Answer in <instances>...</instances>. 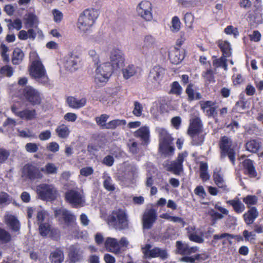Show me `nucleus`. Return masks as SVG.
I'll return each instance as SVG.
<instances>
[{"mask_svg":"<svg viewBox=\"0 0 263 263\" xmlns=\"http://www.w3.org/2000/svg\"><path fill=\"white\" fill-rule=\"evenodd\" d=\"M30 59L31 64L29 68L30 75L38 82L46 84L49 81L46 69L35 52H31Z\"/></svg>","mask_w":263,"mask_h":263,"instance_id":"nucleus-1","label":"nucleus"},{"mask_svg":"<svg viewBox=\"0 0 263 263\" xmlns=\"http://www.w3.org/2000/svg\"><path fill=\"white\" fill-rule=\"evenodd\" d=\"M99 16V12L95 9H86L79 16L77 27L80 32L86 33L91 30Z\"/></svg>","mask_w":263,"mask_h":263,"instance_id":"nucleus-2","label":"nucleus"},{"mask_svg":"<svg viewBox=\"0 0 263 263\" xmlns=\"http://www.w3.org/2000/svg\"><path fill=\"white\" fill-rule=\"evenodd\" d=\"M108 221L117 230H122L128 228V215L123 209L114 211L108 217Z\"/></svg>","mask_w":263,"mask_h":263,"instance_id":"nucleus-3","label":"nucleus"},{"mask_svg":"<svg viewBox=\"0 0 263 263\" xmlns=\"http://www.w3.org/2000/svg\"><path fill=\"white\" fill-rule=\"evenodd\" d=\"M220 150V158L223 159L228 157L233 165L235 164V151L232 145V140L227 137L223 136L219 142Z\"/></svg>","mask_w":263,"mask_h":263,"instance_id":"nucleus-4","label":"nucleus"},{"mask_svg":"<svg viewBox=\"0 0 263 263\" xmlns=\"http://www.w3.org/2000/svg\"><path fill=\"white\" fill-rule=\"evenodd\" d=\"M159 135V147L160 153L164 155H172L174 153V147L172 145L173 139L164 129H158Z\"/></svg>","mask_w":263,"mask_h":263,"instance_id":"nucleus-5","label":"nucleus"},{"mask_svg":"<svg viewBox=\"0 0 263 263\" xmlns=\"http://www.w3.org/2000/svg\"><path fill=\"white\" fill-rule=\"evenodd\" d=\"M142 251L144 258L158 257L162 260H165L169 256L166 249L159 247H155L152 249V246L150 244H146L142 247Z\"/></svg>","mask_w":263,"mask_h":263,"instance_id":"nucleus-6","label":"nucleus"},{"mask_svg":"<svg viewBox=\"0 0 263 263\" xmlns=\"http://www.w3.org/2000/svg\"><path fill=\"white\" fill-rule=\"evenodd\" d=\"M36 193L43 200H53L57 195V191L52 184L43 183L36 186Z\"/></svg>","mask_w":263,"mask_h":263,"instance_id":"nucleus-7","label":"nucleus"},{"mask_svg":"<svg viewBox=\"0 0 263 263\" xmlns=\"http://www.w3.org/2000/svg\"><path fill=\"white\" fill-rule=\"evenodd\" d=\"M109 63L115 70L120 69L124 65L125 58L123 51L117 48H112L109 53Z\"/></svg>","mask_w":263,"mask_h":263,"instance_id":"nucleus-8","label":"nucleus"},{"mask_svg":"<svg viewBox=\"0 0 263 263\" xmlns=\"http://www.w3.org/2000/svg\"><path fill=\"white\" fill-rule=\"evenodd\" d=\"M112 69L109 63H104L98 66L96 70V83L99 84L106 82L111 76Z\"/></svg>","mask_w":263,"mask_h":263,"instance_id":"nucleus-9","label":"nucleus"},{"mask_svg":"<svg viewBox=\"0 0 263 263\" xmlns=\"http://www.w3.org/2000/svg\"><path fill=\"white\" fill-rule=\"evenodd\" d=\"M66 200L73 207L83 206L85 203V199L83 192L75 190H71L65 193Z\"/></svg>","mask_w":263,"mask_h":263,"instance_id":"nucleus-10","label":"nucleus"},{"mask_svg":"<svg viewBox=\"0 0 263 263\" xmlns=\"http://www.w3.org/2000/svg\"><path fill=\"white\" fill-rule=\"evenodd\" d=\"M22 177L31 180H34L42 178L43 174L38 167L30 164H27L22 168Z\"/></svg>","mask_w":263,"mask_h":263,"instance_id":"nucleus-11","label":"nucleus"},{"mask_svg":"<svg viewBox=\"0 0 263 263\" xmlns=\"http://www.w3.org/2000/svg\"><path fill=\"white\" fill-rule=\"evenodd\" d=\"M23 96L26 100L32 105H39L41 103L42 97L40 93L32 87H25L23 90Z\"/></svg>","mask_w":263,"mask_h":263,"instance_id":"nucleus-12","label":"nucleus"},{"mask_svg":"<svg viewBox=\"0 0 263 263\" xmlns=\"http://www.w3.org/2000/svg\"><path fill=\"white\" fill-rule=\"evenodd\" d=\"M165 73V70L159 65L154 66L150 70L148 80L155 86L160 85Z\"/></svg>","mask_w":263,"mask_h":263,"instance_id":"nucleus-13","label":"nucleus"},{"mask_svg":"<svg viewBox=\"0 0 263 263\" xmlns=\"http://www.w3.org/2000/svg\"><path fill=\"white\" fill-rule=\"evenodd\" d=\"M152 4L147 1L141 2L137 7L139 16L146 21H151L153 19Z\"/></svg>","mask_w":263,"mask_h":263,"instance_id":"nucleus-14","label":"nucleus"},{"mask_svg":"<svg viewBox=\"0 0 263 263\" xmlns=\"http://www.w3.org/2000/svg\"><path fill=\"white\" fill-rule=\"evenodd\" d=\"M157 219V214L155 209L152 208L145 210L142 218L143 229L146 230L151 229Z\"/></svg>","mask_w":263,"mask_h":263,"instance_id":"nucleus-15","label":"nucleus"},{"mask_svg":"<svg viewBox=\"0 0 263 263\" xmlns=\"http://www.w3.org/2000/svg\"><path fill=\"white\" fill-rule=\"evenodd\" d=\"M54 214L56 217L61 216L66 225L67 226H71L72 228L74 230L77 229V226L76 223V217L70 211L65 209H61L56 210Z\"/></svg>","mask_w":263,"mask_h":263,"instance_id":"nucleus-16","label":"nucleus"},{"mask_svg":"<svg viewBox=\"0 0 263 263\" xmlns=\"http://www.w3.org/2000/svg\"><path fill=\"white\" fill-rule=\"evenodd\" d=\"M201 109L208 117L215 118L216 117L218 106L215 101H201L199 102Z\"/></svg>","mask_w":263,"mask_h":263,"instance_id":"nucleus-17","label":"nucleus"},{"mask_svg":"<svg viewBox=\"0 0 263 263\" xmlns=\"http://www.w3.org/2000/svg\"><path fill=\"white\" fill-rule=\"evenodd\" d=\"M256 8L253 12H249L248 13V21L251 26H256L261 24L262 22L261 7L260 5H254Z\"/></svg>","mask_w":263,"mask_h":263,"instance_id":"nucleus-18","label":"nucleus"},{"mask_svg":"<svg viewBox=\"0 0 263 263\" xmlns=\"http://www.w3.org/2000/svg\"><path fill=\"white\" fill-rule=\"evenodd\" d=\"M247 151L252 153H258L261 152V155H263L261 142L259 139H251L245 144Z\"/></svg>","mask_w":263,"mask_h":263,"instance_id":"nucleus-19","label":"nucleus"},{"mask_svg":"<svg viewBox=\"0 0 263 263\" xmlns=\"http://www.w3.org/2000/svg\"><path fill=\"white\" fill-rule=\"evenodd\" d=\"M79 62V57L77 55L71 53L66 57L64 65L68 70L74 71L78 69Z\"/></svg>","mask_w":263,"mask_h":263,"instance_id":"nucleus-20","label":"nucleus"},{"mask_svg":"<svg viewBox=\"0 0 263 263\" xmlns=\"http://www.w3.org/2000/svg\"><path fill=\"white\" fill-rule=\"evenodd\" d=\"M202 132V123L199 117H195L190 120V125L187 130L188 134L199 133Z\"/></svg>","mask_w":263,"mask_h":263,"instance_id":"nucleus-21","label":"nucleus"},{"mask_svg":"<svg viewBox=\"0 0 263 263\" xmlns=\"http://www.w3.org/2000/svg\"><path fill=\"white\" fill-rule=\"evenodd\" d=\"M105 246L109 252L116 254L120 252V244L116 238L107 237L105 241Z\"/></svg>","mask_w":263,"mask_h":263,"instance_id":"nucleus-22","label":"nucleus"},{"mask_svg":"<svg viewBox=\"0 0 263 263\" xmlns=\"http://www.w3.org/2000/svg\"><path fill=\"white\" fill-rule=\"evenodd\" d=\"M259 216V212L257 209L253 206L250 208V209L243 215V218L246 224L249 226L252 224L254 220Z\"/></svg>","mask_w":263,"mask_h":263,"instance_id":"nucleus-23","label":"nucleus"},{"mask_svg":"<svg viewBox=\"0 0 263 263\" xmlns=\"http://www.w3.org/2000/svg\"><path fill=\"white\" fill-rule=\"evenodd\" d=\"M24 20L25 25L27 28H34L38 30V32H42V31L37 28L39 20L35 14L33 13H29L26 14Z\"/></svg>","mask_w":263,"mask_h":263,"instance_id":"nucleus-24","label":"nucleus"},{"mask_svg":"<svg viewBox=\"0 0 263 263\" xmlns=\"http://www.w3.org/2000/svg\"><path fill=\"white\" fill-rule=\"evenodd\" d=\"M68 106L73 109H79L84 106L86 104V99L85 98L78 99L73 97H68L66 99Z\"/></svg>","mask_w":263,"mask_h":263,"instance_id":"nucleus-25","label":"nucleus"},{"mask_svg":"<svg viewBox=\"0 0 263 263\" xmlns=\"http://www.w3.org/2000/svg\"><path fill=\"white\" fill-rule=\"evenodd\" d=\"M136 137L139 138L145 144L149 141L150 133L149 128L147 126H142L134 133Z\"/></svg>","mask_w":263,"mask_h":263,"instance_id":"nucleus-26","label":"nucleus"},{"mask_svg":"<svg viewBox=\"0 0 263 263\" xmlns=\"http://www.w3.org/2000/svg\"><path fill=\"white\" fill-rule=\"evenodd\" d=\"M6 223L10 228L13 232L20 231V224L17 218L13 215H7L5 217Z\"/></svg>","mask_w":263,"mask_h":263,"instance_id":"nucleus-27","label":"nucleus"},{"mask_svg":"<svg viewBox=\"0 0 263 263\" xmlns=\"http://www.w3.org/2000/svg\"><path fill=\"white\" fill-rule=\"evenodd\" d=\"M242 165L245 170V173L250 177H255L257 172L253 164V162L249 159H246L242 162Z\"/></svg>","mask_w":263,"mask_h":263,"instance_id":"nucleus-28","label":"nucleus"},{"mask_svg":"<svg viewBox=\"0 0 263 263\" xmlns=\"http://www.w3.org/2000/svg\"><path fill=\"white\" fill-rule=\"evenodd\" d=\"M227 203L231 205L234 211L237 214L242 213L246 209L245 205L238 197H236L232 200H228Z\"/></svg>","mask_w":263,"mask_h":263,"instance_id":"nucleus-29","label":"nucleus"},{"mask_svg":"<svg viewBox=\"0 0 263 263\" xmlns=\"http://www.w3.org/2000/svg\"><path fill=\"white\" fill-rule=\"evenodd\" d=\"M49 258L51 263H62L64 259L63 251L60 248H57L50 253Z\"/></svg>","mask_w":263,"mask_h":263,"instance_id":"nucleus-30","label":"nucleus"},{"mask_svg":"<svg viewBox=\"0 0 263 263\" xmlns=\"http://www.w3.org/2000/svg\"><path fill=\"white\" fill-rule=\"evenodd\" d=\"M82 252L77 245H72L69 248V256L73 262L79 261L82 259Z\"/></svg>","mask_w":263,"mask_h":263,"instance_id":"nucleus-31","label":"nucleus"},{"mask_svg":"<svg viewBox=\"0 0 263 263\" xmlns=\"http://www.w3.org/2000/svg\"><path fill=\"white\" fill-rule=\"evenodd\" d=\"M156 39L152 35H146L143 39V49H153L156 47Z\"/></svg>","mask_w":263,"mask_h":263,"instance_id":"nucleus-32","label":"nucleus"},{"mask_svg":"<svg viewBox=\"0 0 263 263\" xmlns=\"http://www.w3.org/2000/svg\"><path fill=\"white\" fill-rule=\"evenodd\" d=\"M138 67L133 64H129L122 69L123 78L125 79L134 76L137 72Z\"/></svg>","mask_w":263,"mask_h":263,"instance_id":"nucleus-33","label":"nucleus"},{"mask_svg":"<svg viewBox=\"0 0 263 263\" xmlns=\"http://www.w3.org/2000/svg\"><path fill=\"white\" fill-rule=\"evenodd\" d=\"M36 111L35 109H26L17 113V116L22 119L26 120H32L36 117Z\"/></svg>","mask_w":263,"mask_h":263,"instance_id":"nucleus-34","label":"nucleus"},{"mask_svg":"<svg viewBox=\"0 0 263 263\" xmlns=\"http://www.w3.org/2000/svg\"><path fill=\"white\" fill-rule=\"evenodd\" d=\"M195 228L194 227H189L187 230V236L189 239L192 241L198 243H202L204 242V239L202 237L194 233Z\"/></svg>","mask_w":263,"mask_h":263,"instance_id":"nucleus-35","label":"nucleus"},{"mask_svg":"<svg viewBox=\"0 0 263 263\" xmlns=\"http://www.w3.org/2000/svg\"><path fill=\"white\" fill-rule=\"evenodd\" d=\"M24 54L22 50L18 48H15L12 57V63L14 65H18L23 61Z\"/></svg>","mask_w":263,"mask_h":263,"instance_id":"nucleus-36","label":"nucleus"},{"mask_svg":"<svg viewBox=\"0 0 263 263\" xmlns=\"http://www.w3.org/2000/svg\"><path fill=\"white\" fill-rule=\"evenodd\" d=\"M169 58L174 64L180 63L183 59V55L180 54V51L175 49L169 53Z\"/></svg>","mask_w":263,"mask_h":263,"instance_id":"nucleus-37","label":"nucleus"},{"mask_svg":"<svg viewBox=\"0 0 263 263\" xmlns=\"http://www.w3.org/2000/svg\"><path fill=\"white\" fill-rule=\"evenodd\" d=\"M218 44L224 57H229L231 55V48L229 43L225 41H219Z\"/></svg>","mask_w":263,"mask_h":263,"instance_id":"nucleus-38","label":"nucleus"},{"mask_svg":"<svg viewBox=\"0 0 263 263\" xmlns=\"http://www.w3.org/2000/svg\"><path fill=\"white\" fill-rule=\"evenodd\" d=\"M213 179L215 184L220 188L226 189L227 185L223 179V175L219 172H214L213 174Z\"/></svg>","mask_w":263,"mask_h":263,"instance_id":"nucleus-39","label":"nucleus"},{"mask_svg":"<svg viewBox=\"0 0 263 263\" xmlns=\"http://www.w3.org/2000/svg\"><path fill=\"white\" fill-rule=\"evenodd\" d=\"M189 135L192 138V143L194 145H201L204 141V135L202 132L199 133H194L193 134H189Z\"/></svg>","mask_w":263,"mask_h":263,"instance_id":"nucleus-40","label":"nucleus"},{"mask_svg":"<svg viewBox=\"0 0 263 263\" xmlns=\"http://www.w3.org/2000/svg\"><path fill=\"white\" fill-rule=\"evenodd\" d=\"M12 236L9 232L5 229L0 228V243L6 244L9 243L12 240Z\"/></svg>","mask_w":263,"mask_h":263,"instance_id":"nucleus-41","label":"nucleus"},{"mask_svg":"<svg viewBox=\"0 0 263 263\" xmlns=\"http://www.w3.org/2000/svg\"><path fill=\"white\" fill-rule=\"evenodd\" d=\"M55 132L61 138H66L69 135L70 130L68 126L64 124L61 125L57 128Z\"/></svg>","mask_w":263,"mask_h":263,"instance_id":"nucleus-42","label":"nucleus"},{"mask_svg":"<svg viewBox=\"0 0 263 263\" xmlns=\"http://www.w3.org/2000/svg\"><path fill=\"white\" fill-rule=\"evenodd\" d=\"M208 164L206 163L201 162L200 164V176L203 181L210 179V175L208 173Z\"/></svg>","mask_w":263,"mask_h":263,"instance_id":"nucleus-43","label":"nucleus"},{"mask_svg":"<svg viewBox=\"0 0 263 263\" xmlns=\"http://www.w3.org/2000/svg\"><path fill=\"white\" fill-rule=\"evenodd\" d=\"M242 201L247 205V208H250L251 206L256 204L258 198L255 195H248L242 198Z\"/></svg>","mask_w":263,"mask_h":263,"instance_id":"nucleus-44","label":"nucleus"},{"mask_svg":"<svg viewBox=\"0 0 263 263\" xmlns=\"http://www.w3.org/2000/svg\"><path fill=\"white\" fill-rule=\"evenodd\" d=\"M43 172L47 174H54L57 173L58 167L52 163H47L44 167L41 170V172Z\"/></svg>","mask_w":263,"mask_h":263,"instance_id":"nucleus-45","label":"nucleus"},{"mask_svg":"<svg viewBox=\"0 0 263 263\" xmlns=\"http://www.w3.org/2000/svg\"><path fill=\"white\" fill-rule=\"evenodd\" d=\"M226 58L223 55L219 59L214 60L213 62V65L216 67H222L225 70H227L228 65Z\"/></svg>","mask_w":263,"mask_h":263,"instance_id":"nucleus-46","label":"nucleus"},{"mask_svg":"<svg viewBox=\"0 0 263 263\" xmlns=\"http://www.w3.org/2000/svg\"><path fill=\"white\" fill-rule=\"evenodd\" d=\"M182 164L176 161H173L168 168L169 171H172L175 174H179L182 171Z\"/></svg>","mask_w":263,"mask_h":263,"instance_id":"nucleus-47","label":"nucleus"},{"mask_svg":"<svg viewBox=\"0 0 263 263\" xmlns=\"http://www.w3.org/2000/svg\"><path fill=\"white\" fill-rule=\"evenodd\" d=\"M13 68L9 65H5L0 69V73L4 76L10 78L13 74Z\"/></svg>","mask_w":263,"mask_h":263,"instance_id":"nucleus-48","label":"nucleus"},{"mask_svg":"<svg viewBox=\"0 0 263 263\" xmlns=\"http://www.w3.org/2000/svg\"><path fill=\"white\" fill-rule=\"evenodd\" d=\"M126 123V121L124 120H114L107 123L105 128L107 129H114L119 125H125Z\"/></svg>","mask_w":263,"mask_h":263,"instance_id":"nucleus-49","label":"nucleus"},{"mask_svg":"<svg viewBox=\"0 0 263 263\" xmlns=\"http://www.w3.org/2000/svg\"><path fill=\"white\" fill-rule=\"evenodd\" d=\"M181 23L177 16H174L171 21V30L174 32H178L180 28Z\"/></svg>","mask_w":263,"mask_h":263,"instance_id":"nucleus-50","label":"nucleus"},{"mask_svg":"<svg viewBox=\"0 0 263 263\" xmlns=\"http://www.w3.org/2000/svg\"><path fill=\"white\" fill-rule=\"evenodd\" d=\"M103 186L104 188L108 191H113L115 190V187L112 183L111 178L109 176H104Z\"/></svg>","mask_w":263,"mask_h":263,"instance_id":"nucleus-51","label":"nucleus"},{"mask_svg":"<svg viewBox=\"0 0 263 263\" xmlns=\"http://www.w3.org/2000/svg\"><path fill=\"white\" fill-rule=\"evenodd\" d=\"M188 245L186 243H183L181 241L176 242V248L179 254L181 255H185Z\"/></svg>","mask_w":263,"mask_h":263,"instance_id":"nucleus-52","label":"nucleus"},{"mask_svg":"<svg viewBox=\"0 0 263 263\" xmlns=\"http://www.w3.org/2000/svg\"><path fill=\"white\" fill-rule=\"evenodd\" d=\"M109 118V116L106 114H102L99 117H97L95 120L97 124L100 126L105 128L106 124L105 123Z\"/></svg>","mask_w":263,"mask_h":263,"instance_id":"nucleus-53","label":"nucleus"},{"mask_svg":"<svg viewBox=\"0 0 263 263\" xmlns=\"http://www.w3.org/2000/svg\"><path fill=\"white\" fill-rule=\"evenodd\" d=\"M50 231V227L48 223H40L39 226V232L43 236H47Z\"/></svg>","mask_w":263,"mask_h":263,"instance_id":"nucleus-54","label":"nucleus"},{"mask_svg":"<svg viewBox=\"0 0 263 263\" xmlns=\"http://www.w3.org/2000/svg\"><path fill=\"white\" fill-rule=\"evenodd\" d=\"M234 238L235 237V236L229 234V233H222L221 234H215L213 236V239L212 240V242L214 244L216 243V241L218 239H222L224 238Z\"/></svg>","mask_w":263,"mask_h":263,"instance_id":"nucleus-55","label":"nucleus"},{"mask_svg":"<svg viewBox=\"0 0 263 263\" xmlns=\"http://www.w3.org/2000/svg\"><path fill=\"white\" fill-rule=\"evenodd\" d=\"M181 90L182 88L179 83L177 81H175L172 84L170 93L178 95L181 93Z\"/></svg>","mask_w":263,"mask_h":263,"instance_id":"nucleus-56","label":"nucleus"},{"mask_svg":"<svg viewBox=\"0 0 263 263\" xmlns=\"http://www.w3.org/2000/svg\"><path fill=\"white\" fill-rule=\"evenodd\" d=\"M10 153L5 148H0V164L4 163L8 158Z\"/></svg>","mask_w":263,"mask_h":263,"instance_id":"nucleus-57","label":"nucleus"},{"mask_svg":"<svg viewBox=\"0 0 263 263\" xmlns=\"http://www.w3.org/2000/svg\"><path fill=\"white\" fill-rule=\"evenodd\" d=\"M10 201L9 195L5 192H0V205L4 204H7L9 203Z\"/></svg>","mask_w":263,"mask_h":263,"instance_id":"nucleus-58","label":"nucleus"},{"mask_svg":"<svg viewBox=\"0 0 263 263\" xmlns=\"http://www.w3.org/2000/svg\"><path fill=\"white\" fill-rule=\"evenodd\" d=\"M80 173L83 176L88 177L93 173V169L90 166L83 167L80 170Z\"/></svg>","mask_w":263,"mask_h":263,"instance_id":"nucleus-59","label":"nucleus"},{"mask_svg":"<svg viewBox=\"0 0 263 263\" xmlns=\"http://www.w3.org/2000/svg\"><path fill=\"white\" fill-rule=\"evenodd\" d=\"M143 107L141 104L138 102H135L134 103V108L133 113L134 115L139 117L142 114Z\"/></svg>","mask_w":263,"mask_h":263,"instance_id":"nucleus-60","label":"nucleus"},{"mask_svg":"<svg viewBox=\"0 0 263 263\" xmlns=\"http://www.w3.org/2000/svg\"><path fill=\"white\" fill-rule=\"evenodd\" d=\"M47 149L51 152L56 153L59 151L60 146L58 143L51 142L47 145Z\"/></svg>","mask_w":263,"mask_h":263,"instance_id":"nucleus-61","label":"nucleus"},{"mask_svg":"<svg viewBox=\"0 0 263 263\" xmlns=\"http://www.w3.org/2000/svg\"><path fill=\"white\" fill-rule=\"evenodd\" d=\"M128 175L129 176V179L134 180L138 176V169L135 166H132L128 172Z\"/></svg>","mask_w":263,"mask_h":263,"instance_id":"nucleus-62","label":"nucleus"},{"mask_svg":"<svg viewBox=\"0 0 263 263\" xmlns=\"http://www.w3.org/2000/svg\"><path fill=\"white\" fill-rule=\"evenodd\" d=\"M26 150L29 153H35L38 150V146L34 143H28L25 145Z\"/></svg>","mask_w":263,"mask_h":263,"instance_id":"nucleus-63","label":"nucleus"},{"mask_svg":"<svg viewBox=\"0 0 263 263\" xmlns=\"http://www.w3.org/2000/svg\"><path fill=\"white\" fill-rule=\"evenodd\" d=\"M52 14L53 15V20L55 22L59 23L61 21L63 18V14L61 11L57 9H54L52 11Z\"/></svg>","mask_w":263,"mask_h":263,"instance_id":"nucleus-64","label":"nucleus"}]
</instances>
